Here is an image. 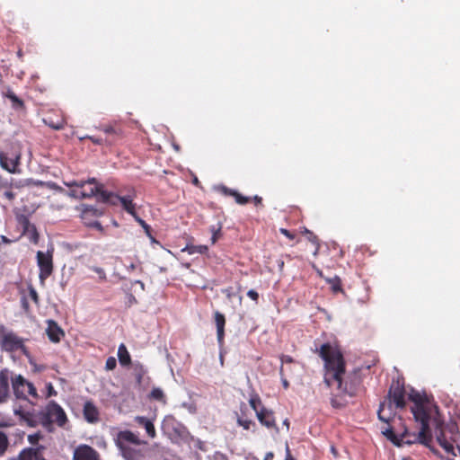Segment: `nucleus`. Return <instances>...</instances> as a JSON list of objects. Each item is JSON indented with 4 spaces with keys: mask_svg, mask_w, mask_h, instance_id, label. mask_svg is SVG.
<instances>
[{
    "mask_svg": "<svg viewBox=\"0 0 460 460\" xmlns=\"http://www.w3.org/2000/svg\"><path fill=\"white\" fill-rule=\"evenodd\" d=\"M332 288L334 292H338L341 290V283L339 278H336L332 281Z\"/></svg>",
    "mask_w": 460,
    "mask_h": 460,
    "instance_id": "39",
    "label": "nucleus"
},
{
    "mask_svg": "<svg viewBox=\"0 0 460 460\" xmlns=\"http://www.w3.org/2000/svg\"><path fill=\"white\" fill-rule=\"evenodd\" d=\"M279 232L285 235L287 238H288L289 240L293 241L296 239V234L295 232H291L286 228H279Z\"/></svg>",
    "mask_w": 460,
    "mask_h": 460,
    "instance_id": "36",
    "label": "nucleus"
},
{
    "mask_svg": "<svg viewBox=\"0 0 460 460\" xmlns=\"http://www.w3.org/2000/svg\"><path fill=\"white\" fill-rule=\"evenodd\" d=\"M46 388H47V394L46 396L49 398V397H52V396H56L57 395V391L55 390L53 385L51 383H48L46 385Z\"/></svg>",
    "mask_w": 460,
    "mask_h": 460,
    "instance_id": "37",
    "label": "nucleus"
},
{
    "mask_svg": "<svg viewBox=\"0 0 460 460\" xmlns=\"http://www.w3.org/2000/svg\"><path fill=\"white\" fill-rule=\"evenodd\" d=\"M9 447V439L7 435L0 430V456H4Z\"/></svg>",
    "mask_w": 460,
    "mask_h": 460,
    "instance_id": "28",
    "label": "nucleus"
},
{
    "mask_svg": "<svg viewBox=\"0 0 460 460\" xmlns=\"http://www.w3.org/2000/svg\"><path fill=\"white\" fill-rule=\"evenodd\" d=\"M103 185L97 182H87V185L84 188H79V190H71L69 192V196L75 199H88L94 196H101V192L102 191Z\"/></svg>",
    "mask_w": 460,
    "mask_h": 460,
    "instance_id": "10",
    "label": "nucleus"
},
{
    "mask_svg": "<svg viewBox=\"0 0 460 460\" xmlns=\"http://www.w3.org/2000/svg\"><path fill=\"white\" fill-rule=\"evenodd\" d=\"M315 351L324 362L323 382L325 385L331 387L336 383L337 389L341 394L353 396L355 394V389L351 387L348 388L346 384L343 385L342 378L346 371V363L339 347L327 342L321 345L320 349H316Z\"/></svg>",
    "mask_w": 460,
    "mask_h": 460,
    "instance_id": "2",
    "label": "nucleus"
},
{
    "mask_svg": "<svg viewBox=\"0 0 460 460\" xmlns=\"http://www.w3.org/2000/svg\"><path fill=\"white\" fill-rule=\"evenodd\" d=\"M280 361H281V366L283 367V364L284 363H293L294 362V358L289 356V355H284L282 354L280 357Z\"/></svg>",
    "mask_w": 460,
    "mask_h": 460,
    "instance_id": "43",
    "label": "nucleus"
},
{
    "mask_svg": "<svg viewBox=\"0 0 460 460\" xmlns=\"http://www.w3.org/2000/svg\"><path fill=\"white\" fill-rule=\"evenodd\" d=\"M251 200H252L256 206L262 204V198L257 195L251 199Z\"/></svg>",
    "mask_w": 460,
    "mask_h": 460,
    "instance_id": "54",
    "label": "nucleus"
},
{
    "mask_svg": "<svg viewBox=\"0 0 460 460\" xmlns=\"http://www.w3.org/2000/svg\"><path fill=\"white\" fill-rule=\"evenodd\" d=\"M13 394L17 400L26 402L29 407L19 405L14 408V414L26 421L30 426H35L34 406L40 395L35 385L22 375L11 378Z\"/></svg>",
    "mask_w": 460,
    "mask_h": 460,
    "instance_id": "3",
    "label": "nucleus"
},
{
    "mask_svg": "<svg viewBox=\"0 0 460 460\" xmlns=\"http://www.w3.org/2000/svg\"><path fill=\"white\" fill-rule=\"evenodd\" d=\"M31 227H32V229H33V234H32V238H31V240H32L34 243H37V242H38L39 234H38V233H37V231H36L35 226H32Z\"/></svg>",
    "mask_w": 460,
    "mask_h": 460,
    "instance_id": "56",
    "label": "nucleus"
},
{
    "mask_svg": "<svg viewBox=\"0 0 460 460\" xmlns=\"http://www.w3.org/2000/svg\"><path fill=\"white\" fill-rule=\"evenodd\" d=\"M43 449V446H40L38 447H26L23 448L15 458L17 460H37Z\"/></svg>",
    "mask_w": 460,
    "mask_h": 460,
    "instance_id": "21",
    "label": "nucleus"
},
{
    "mask_svg": "<svg viewBox=\"0 0 460 460\" xmlns=\"http://www.w3.org/2000/svg\"><path fill=\"white\" fill-rule=\"evenodd\" d=\"M87 214H92L95 216H100L102 213L98 211V209L93 208H87L84 210V216L85 217Z\"/></svg>",
    "mask_w": 460,
    "mask_h": 460,
    "instance_id": "45",
    "label": "nucleus"
},
{
    "mask_svg": "<svg viewBox=\"0 0 460 460\" xmlns=\"http://www.w3.org/2000/svg\"><path fill=\"white\" fill-rule=\"evenodd\" d=\"M21 155H17L14 158H9L4 152H0V165L3 169L11 173L17 172V167L20 164Z\"/></svg>",
    "mask_w": 460,
    "mask_h": 460,
    "instance_id": "16",
    "label": "nucleus"
},
{
    "mask_svg": "<svg viewBox=\"0 0 460 460\" xmlns=\"http://www.w3.org/2000/svg\"><path fill=\"white\" fill-rule=\"evenodd\" d=\"M117 367V360L114 357H109L107 359H106V363H105V368L106 370H113L115 369Z\"/></svg>",
    "mask_w": 460,
    "mask_h": 460,
    "instance_id": "33",
    "label": "nucleus"
},
{
    "mask_svg": "<svg viewBox=\"0 0 460 460\" xmlns=\"http://www.w3.org/2000/svg\"><path fill=\"white\" fill-rule=\"evenodd\" d=\"M21 303H22V309L26 313H28L30 311V305H29V302H28V300H27V298L25 296L22 297Z\"/></svg>",
    "mask_w": 460,
    "mask_h": 460,
    "instance_id": "48",
    "label": "nucleus"
},
{
    "mask_svg": "<svg viewBox=\"0 0 460 460\" xmlns=\"http://www.w3.org/2000/svg\"><path fill=\"white\" fill-rule=\"evenodd\" d=\"M116 196H119L118 194H114L112 192H109L107 190H104L102 189V191L101 192L100 199L106 203H111V205H117L119 200H116Z\"/></svg>",
    "mask_w": 460,
    "mask_h": 460,
    "instance_id": "25",
    "label": "nucleus"
},
{
    "mask_svg": "<svg viewBox=\"0 0 460 460\" xmlns=\"http://www.w3.org/2000/svg\"><path fill=\"white\" fill-rule=\"evenodd\" d=\"M26 339L20 337L12 330L0 324V347L8 353L21 352L31 363V354L25 345Z\"/></svg>",
    "mask_w": 460,
    "mask_h": 460,
    "instance_id": "6",
    "label": "nucleus"
},
{
    "mask_svg": "<svg viewBox=\"0 0 460 460\" xmlns=\"http://www.w3.org/2000/svg\"><path fill=\"white\" fill-rule=\"evenodd\" d=\"M149 397L153 400L165 402V395L164 394V391L161 388H153V390L150 393Z\"/></svg>",
    "mask_w": 460,
    "mask_h": 460,
    "instance_id": "29",
    "label": "nucleus"
},
{
    "mask_svg": "<svg viewBox=\"0 0 460 460\" xmlns=\"http://www.w3.org/2000/svg\"><path fill=\"white\" fill-rule=\"evenodd\" d=\"M214 320H215V324H216V328H217V342H218V345L220 347H222L225 342L226 317L222 313L216 311L214 313Z\"/></svg>",
    "mask_w": 460,
    "mask_h": 460,
    "instance_id": "17",
    "label": "nucleus"
},
{
    "mask_svg": "<svg viewBox=\"0 0 460 460\" xmlns=\"http://www.w3.org/2000/svg\"><path fill=\"white\" fill-rule=\"evenodd\" d=\"M283 424L286 425L288 429L289 428V421L288 419L284 420Z\"/></svg>",
    "mask_w": 460,
    "mask_h": 460,
    "instance_id": "64",
    "label": "nucleus"
},
{
    "mask_svg": "<svg viewBox=\"0 0 460 460\" xmlns=\"http://www.w3.org/2000/svg\"><path fill=\"white\" fill-rule=\"evenodd\" d=\"M256 416L261 425L265 426L268 429H275L277 430L279 429L276 424L274 412L271 410H269L264 406H261L260 408V411L257 412Z\"/></svg>",
    "mask_w": 460,
    "mask_h": 460,
    "instance_id": "13",
    "label": "nucleus"
},
{
    "mask_svg": "<svg viewBox=\"0 0 460 460\" xmlns=\"http://www.w3.org/2000/svg\"><path fill=\"white\" fill-rule=\"evenodd\" d=\"M307 238L311 243L318 244V237L313 232L307 234Z\"/></svg>",
    "mask_w": 460,
    "mask_h": 460,
    "instance_id": "51",
    "label": "nucleus"
},
{
    "mask_svg": "<svg viewBox=\"0 0 460 460\" xmlns=\"http://www.w3.org/2000/svg\"><path fill=\"white\" fill-rule=\"evenodd\" d=\"M37 263L40 268L39 278L41 283L52 274L53 271V259L52 254L49 252H43L39 251L37 252Z\"/></svg>",
    "mask_w": 460,
    "mask_h": 460,
    "instance_id": "9",
    "label": "nucleus"
},
{
    "mask_svg": "<svg viewBox=\"0 0 460 460\" xmlns=\"http://www.w3.org/2000/svg\"><path fill=\"white\" fill-rule=\"evenodd\" d=\"M30 364L33 366L35 372H40V371H43L45 369L44 366H38L37 364H35L33 362V358H31V363H30Z\"/></svg>",
    "mask_w": 460,
    "mask_h": 460,
    "instance_id": "53",
    "label": "nucleus"
},
{
    "mask_svg": "<svg viewBox=\"0 0 460 460\" xmlns=\"http://www.w3.org/2000/svg\"><path fill=\"white\" fill-rule=\"evenodd\" d=\"M274 457V454L272 452H268L264 457V460H272Z\"/></svg>",
    "mask_w": 460,
    "mask_h": 460,
    "instance_id": "60",
    "label": "nucleus"
},
{
    "mask_svg": "<svg viewBox=\"0 0 460 460\" xmlns=\"http://www.w3.org/2000/svg\"><path fill=\"white\" fill-rule=\"evenodd\" d=\"M73 460H100V456L93 447L83 444L75 449Z\"/></svg>",
    "mask_w": 460,
    "mask_h": 460,
    "instance_id": "12",
    "label": "nucleus"
},
{
    "mask_svg": "<svg viewBox=\"0 0 460 460\" xmlns=\"http://www.w3.org/2000/svg\"><path fill=\"white\" fill-rule=\"evenodd\" d=\"M175 431L179 434L180 437H183L188 431L184 427H181L180 429H175Z\"/></svg>",
    "mask_w": 460,
    "mask_h": 460,
    "instance_id": "55",
    "label": "nucleus"
},
{
    "mask_svg": "<svg viewBox=\"0 0 460 460\" xmlns=\"http://www.w3.org/2000/svg\"><path fill=\"white\" fill-rule=\"evenodd\" d=\"M118 358L122 367H128L131 364V357L124 343H121L118 349Z\"/></svg>",
    "mask_w": 460,
    "mask_h": 460,
    "instance_id": "23",
    "label": "nucleus"
},
{
    "mask_svg": "<svg viewBox=\"0 0 460 460\" xmlns=\"http://www.w3.org/2000/svg\"><path fill=\"white\" fill-rule=\"evenodd\" d=\"M39 438H40V436L35 434V435H29L28 437V441L31 444V445H35L38 443L39 441Z\"/></svg>",
    "mask_w": 460,
    "mask_h": 460,
    "instance_id": "49",
    "label": "nucleus"
},
{
    "mask_svg": "<svg viewBox=\"0 0 460 460\" xmlns=\"http://www.w3.org/2000/svg\"><path fill=\"white\" fill-rule=\"evenodd\" d=\"M12 186L9 189H4V196L5 199H7L9 201H13L15 198V193L12 191Z\"/></svg>",
    "mask_w": 460,
    "mask_h": 460,
    "instance_id": "38",
    "label": "nucleus"
},
{
    "mask_svg": "<svg viewBox=\"0 0 460 460\" xmlns=\"http://www.w3.org/2000/svg\"><path fill=\"white\" fill-rule=\"evenodd\" d=\"M219 191L225 196H231L234 198L236 203L240 205H245L251 201V198L242 195L235 190L230 189L225 185L218 188Z\"/></svg>",
    "mask_w": 460,
    "mask_h": 460,
    "instance_id": "20",
    "label": "nucleus"
},
{
    "mask_svg": "<svg viewBox=\"0 0 460 460\" xmlns=\"http://www.w3.org/2000/svg\"><path fill=\"white\" fill-rule=\"evenodd\" d=\"M249 403H250V406L252 408V410H254V411L257 413L258 411H260V408L259 406L261 405V401L260 399L259 396H254V397H252L250 400H249Z\"/></svg>",
    "mask_w": 460,
    "mask_h": 460,
    "instance_id": "31",
    "label": "nucleus"
},
{
    "mask_svg": "<svg viewBox=\"0 0 460 460\" xmlns=\"http://www.w3.org/2000/svg\"><path fill=\"white\" fill-rule=\"evenodd\" d=\"M286 451H287V456H286V459H285V460H296V459L291 456L288 446H287Z\"/></svg>",
    "mask_w": 460,
    "mask_h": 460,
    "instance_id": "57",
    "label": "nucleus"
},
{
    "mask_svg": "<svg viewBox=\"0 0 460 460\" xmlns=\"http://www.w3.org/2000/svg\"><path fill=\"white\" fill-rule=\"evenodd\" d=\"M12 186V183L9 182L6 179L0 176V191L4 189H9Z\"/></svg>",
    "mask_w": 460,
    "mask_h": 460,
    "instance_id": "40",
    "label": "nucleus"
},
{
    "mask_svg": "<svg viewBox=\"0 0 460 460\" xmlns=\"http://www.w3.org/2000/svg\"><path fill=\"white\" fill-rule=\"evenodd\" d=\"M89 226L93 227V228L101 231V232L103 231V227H102V224L99 221H94V222L89 224Z\"/></svg>",
    "mask_w": 460,
    "mask_h": 460,
    "instance_id": "50",
    "label": "nucleus"
},
{
    "mask_svg": "<svg viewBox=\"0 0 460 460\" xmlns=\"http://www.w3.org/2000/svg\"><path fill=\"white\" fill-rule=\"evenodd\" d=\"M66 421L67 417L63 408L55 401H50L42 412V424L49 426L52 423H56L59 427H63Z\"/></svg>",
    "mask_w": 460,
    "mask_h": 460,
    "instance_id": "7",
    "label": "nucleus"
},
{
    "mask_svg": "<svg viewBox=\"0 0 460 460\" xmlns=\"http://www.w3.org/2000/svg\"><path fill=\"white\" fill-rule=\"evenodd\" d=\"M102 132L105 145L112 146L118 143L123 137V132L119 126H104L100 128Z\"/></svg>",
    "mask_w": 460,
    "mask_h": 460,
    "instance_id": "11",
    "label": "nucleus"
},
{
    "mask_svg": "<svg viewBox=\"0 0 460 460\" xmlns=\"http://www.w3.org/2000/svg\"><path fill=\"white\" fill-rule=\"evenodd\" d=\"M84 138L90 139L93 144L103 145L105 144L103 135L100 136H87Z\"/></svg>",
    "mask_w": 460,
    "mask_h": 460,
    "instance_id": "34",
    "label": "nucleus"
},
{
    "mask_svg": "<svg viewBox=\"0 0 460 460\" xmlns=\"http://www.w3.org/2000/svg\"><path fill=\"white\" fill-rule=\"evenodd\" d=\"M128 456H130V458L128 460H131L134 457L133 450L130 447H129V451H128Z\"/></svg>",
    "mask_w": 460,
    "mask_h": 460,
    "instance_id": "63",
    "label": "nucleus"
},
{
    "mask_svg": "<svg viewBox=\"0 0 460 460\" xmlns=\"http://www.w3.org/2000/svg\"><path fill=\"white\" fill-rule=\"evenodd\" d=\"M331 404L334 408H339L341 406V404L337 402V399L334 397L331 399Z\"/></svg>",
    "mask_w": 460,
    "mask_h": 460,
    "instance_id": "58",
    "label": "nucleus"
},
{
    "mask_svg": "<svg viewBox=\"0 0 460 460\" xmlns=\"http://www.w3.org/2000/svg\"><path fill=\"white\" fill-rule=\"evenodd\" d=\"M405 406L406 400L404 385L399 381H394L389 388L387 397L379 405V409L377 411L378 419L386 425L394 423L396 416L395 410L404 409Z\"/></svg>",
    "mask_w": 460,
    "mask_h": 460,
    "instance_id": "4",
    "label": "nucleus"
},
{
    "mask_svg": "<svg viewBox=\"0 0 460 460\" xmlns=\"http://www.w3.org/2000/svg\"><path fill=\"white\" fill-rule=\"evenodd\" d=\"M87 182H95V178H89L86 181H64V184L69 188H75L74 190H79V188L85 187L87 185Z\"/></svg>",
    "mask_w": 460,
    "mask_h": 460,
    "instance_id": "26",
    "label": "nucleus"
},
{
    "mask_svg": "<svg viewBox=\"0 0 460 460\" xmlns=\"http://www.w3.org/2000/svg\"><path fill=\"white\" fill-rule=\"evenodd\" d=\"M126 443H130L134 445H141L143 442L139 439V438L135 435L130 430H123L119 431L117 435L116 445L122 452L123 456L126 459H129L130 456H128V451H129V447L126 445Z\"/></svg>",
    "mask_w": 460,
    "mask_h": 460,
    "instance_id": "8",
    "label": "nucleus"
},
{
    "mask_svg": "<svg viewBox=\"0 0 460 460\" xmlns=\"http://www.w3.org/2000/svg\"><path fill=\"white\" fill-rule=\"evenodd\" d=\"M132 217L135 218V220L143 227V228H149V225L146 223L145 220H143L136 212Z\"/></svg>",
    "mask_w": 460,
    "mask_h": 460,
    "instance_id": "41",
    "label": "nucleus"
},
{
    "mask_svg": "<svg viewBox=\"0 0 460 460\" xmlns=\"http://www.w3.org/2000/svg\"><path fill=\"white\" fill-rule=\"evenodd\" d=\"M132 217L135 218V220L143 227V228H149V225L146 223L145 220H143L136 212Z\"/></svg>",
    "mask_w": 460,
    "mask_h": 460,
    "instance_id": "42",
    "label": "nucleus"
},
{
    "mask_svg": "<svg viewBox=\"0 0 460 460\" xmlns=\"http://www.w3.org/2000/svg\"><path fill=\"white\" fill-rule=\"evenodd\" d=\"M5 97L8 98L12 102V107L14 110H23L24 109V102L22 99H20L12 90H8L5 93Z\"/></svg>",
    "mask_w": 460,
    "mask_h": 460,
    "instance_id": "24",
    "label": "nucleus"
},
{
    "mask_svg": "<svg viewBox=\"0 0 460 460\" xmlns=\"http://www.w3.org/2000/svg\"><path fill=\"white\" fill-rule=\"evenodd\" d=\"M93 270V271L98 273L100 276H102V275L105 276L104 270L102 268L94 267Z\"/></svg>",
    "mask_w": 460,
    "mask_h": 460,
    "instance_id": "59",
    "label": "nucleus"
},
{
    "mask_svg": "<svg viewBox=\"0 0 460 460\" xmlns=\"http://www.w3.org/2000/svg\"><path fill=\"white\" fill-rule=\"evenodd\" d=\"M237 424L241 427H243L244 429L248 430L251 429V426H254L255 423L248 419H243L241 416L237 417Z\"/></svg>",
    "mask_w": 460,
    "mask_h": 460,
    "instance_id": "30",
    "label": "nucleus"
},
{
    "mask_svg": "<svg viewBox=\"0 0 460 460\" xmlns=\"http://www.w3.org/2000/svg\"><path fill=\"white\" fill-rule=\"evenodd\" d=\"M47 323L48 327L46 329V333L48 338L54 343L59 342L65 336L64 331L54 320H48Z\"/></svg>",
    "mask_w": 460,
    "mask_h": 460,
    "instance_id": "15",
    "label": "nucleus"
},
{
    "mask_svg": "<svg viewBox=\"0 0 460 460\" xmlns=\"http://www.w3.org/2000/svg\"><path fill=\"white\" fill-rule=\"evenodd\" d=\"M1 239H2L3 243H11V241L6 236H4V235L1 236Z\"/></svg>",
    "mask_w": 460,
    "mask_h": 460,
    "instance_id": "62",
    "label": "nucleus"
},
{
    "mask_svg": "<svg viewBox=\"0 0 460 460\" xmlns=\"http://www.w3.org/2000/svg\"><path fill=\"white\" fill-rule=\"evenodd\" d=\"M135 422L146 429L149 438H155L156 437L155 428L152 420L145 416H137L135 417Z\"/></svg>",
    "mask_w": 460,
    "mask_h": 460,
    "instance_id": "22",
    "label": "nucleus"
},
{
    "mask_svg": "<svg viewBox=\"0 0 460 460\" xmlns=\"http://www.w3.org/2000/svg\"><path fill=\"white\" fill-rule=\"evenodd\" d=\"M29 296L31 297V299L36 304L38 305L39 302H40V298H39V295L36 291V289L33 288V287H30L29 288Z\"/></svg>",
    "mask_w": 460,
    "mask_h": 460,
    "instance_id": "35",
    "label": "nucleus"
},
{
    "mask_svg": "<svg viewBox=\"0 0 460 460\" xmlns=\"http://www.w3.org/2000/svg\"><path fill=\"white\" fill-rule=\"evenodd\" d=\"M208 251V247L206 245H187L182 249V252H187L189 254L194 253H206Z\"/></svg>",
    "mask_w": 460,
    "mask_h": 460,
    "instance_id": "27",
    "label": "nucleus"
},
{
    "mask_svg": "<svg viewBox=\"0 0 460 460\" xmlns=\"http://www.w3.org/2000/svg\"><path fill=\"white\" fill-rule=\"evenodd\" d=\"M438 423H430V425L431 429H434V435L438 445L447 455L453 456H460V442H457L459 437L457 424L456 422H450L445 425L438 411Z\"/></svg>",
    "mask_w": 460,
    "mask_h": 460,
    "instance_id": "5",
    "label": "nucleus"
},
{
    "mask_svg": "<svg viewBox=\"0 0 460 460\" xmlns=\"http://www.w3.org/2000/svg\"><path fill=\"white\" fill-rule=\"evenodd\" d=\"M9 396V372L7 369H2L0 371V403L7 402Z\"/></svg>",
    "mask_w": 460,
    "mask_h": 460,
    "instance_id": "18",
    "label": "nucleus"
},
{
    "mask_svg": "<svg viewBox=\"0 0 460 460\" xmlns=\"http://www.w3.org/2000/svg\"><path fill=\"white\" fill-rule=\"evenodd\" d=\"M46 185L51 189V190H58V191H61L63 190V189L61 187H59L57 183L55 182H48L46 183Z\"/></svg>",
    "mask_w": 460,
    "mask_h": 460,
    "instance_id": "52",
    "label": "nucleus"
},
{
    "mask_svg": "<svg viewBox=\"0 0 460 460\" xmlns=\"http://www.w3.org/2000/svg\"><path fill=\"white\" fill-rule=\"evenodd\" d=\"M247 296L253 301L257 302L259 299V294L257 291L251 289L247 292Z\"/></svg>",
    "mask_w": 460,
    "mask_h": 460,
    "instance_id": "46",
    "label": "nucleus"
},
{
    "mask_svg": "<svg viewBox=\"0 0 460 460\" xmlns=\"http://www.w3.org/2000/svg\"><path fill=\"white\" fill-rule=\"evenodd\" d=\"M212 232H213V235H212V243H216L217 240L219 238L220 234H221V228H217V229H215V227L213 226L212 227Z\"/></svg>",
    "mask_w": 460,
    "mask_h": 460,
    "instance_id": "44",
    "label": "nucleus"
},
{
    "mask_svg": "<svg viewBox=\"0 0 460 460\" xmlns=\"http://www.w3.org/2000/svg\"><path fill=\"white\" fill-rule=\"evenodd\" d=\"M413 406L411 408L414 416L415 421L420 424V429L418 433H411L406 428H403L402 432H397L390 423L384 427L382 433L395 446H402V444L420 443L429 447L435 454L437 451L431 447L432 431L430 423L438 422V406L427 395L415 394L410 395Z\"/></svg>",
    "mask_w": 460,
    "mask_h": 460,
    "instance_id": "1",
    "label": "nucleus"
},
{
    "mask_svg": "<svg viewBox=\"0 0 460 460\" xmlns=\"http://www.w3.org/2000/svg\"><path fill=\"white\" fill-rule=\"evenodd\" d=\"M44 122L51 128L53 129H56V130H59V129H62L64 128V122L61 120V121H58V122H54L52 120H48L47 119H44Z\"/></svg>",
    "mask_w": 460,
    "mask_h": 460,
    "instance_id": "32",
    "label": "nucleus"
},
{
    "mask_svg": "<svg viewBox=\"0 0 460 460\" xmlns=\"http://www.w3.org/2000/svg\"><path fill=\"white\" fill-rule=\"evenodd\" d=\"M116 200H119L123 209L127 211L129 215H134L136 211V204L133 202L136 198V192L134 190L130 191L128 195L125 196H116Z\"/></svg>",
    "mask_w": 460,
    "mask_h": 460,
    "instance_id": "19",
    "label": "nucleus"
},
{
    "mask_svg": "<svg viewBox=\"0 0 460 460\" xmlns=\"http://www.w3.org/2000/svg\"><path fill=\"white\" fill-rule=\"evenodd\" d=\"M84 420L91 424L97 423L100 420V411L93 401H86L83 408Z\"/></svg>",
    "mask_w": 460,
    "mask_h": 460,
    "instance_id": "14",
    "label": "nucleus"
},
{
    "mask_svg": "<svg viewBox=\"0 0 460 460\" xmlns=\"http://www.w3.org/2000/svg\"><path fill=\"white\" fill-rule=\"evenodd\" d=\"M279 374L281 376V382H282V385L285 389H288L289 387V383L288 381L283 376V367L281 366L280 367V369H279Z\"/></svg>",
    "mask_w": 460,
    "mask_h": 460,
    "instance_id": "47",
    "label": "nucleus"
},
{
    "mask_svg": "<svg viewBox=\"0 0 460 460\" xmlns=\"http://www.w3.org/2000/svg\"><path fill=\"white\" fill-rule=\"evenodd\" d=\"M144 229H145L146 234L152 239V241L155 242V238L151 234V227L149 226V228H144Z\"/></svg>",
    "mask_w": 460,
    "mask_h": 460,
    "instance_id": "61",
    "label": "nucleus"
}]
</instances>
